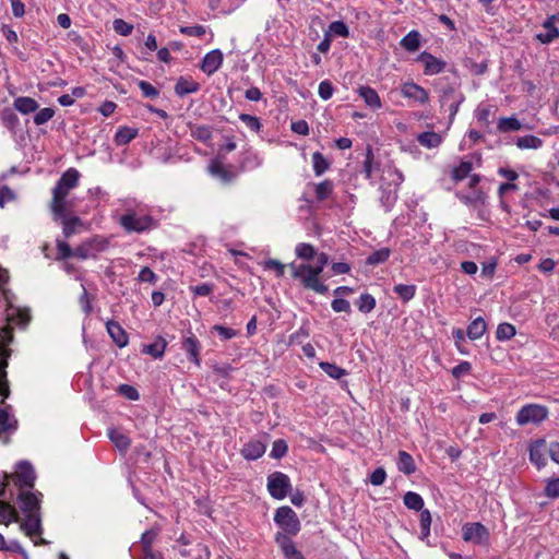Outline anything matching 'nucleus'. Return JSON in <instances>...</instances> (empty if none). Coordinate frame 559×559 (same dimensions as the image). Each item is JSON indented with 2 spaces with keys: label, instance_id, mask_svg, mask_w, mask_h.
Instances as JSON below:
<instances>
[{
  "label": "nucleus",
  "instance_id": "f257e3e1",
  "mask_svg": "<svg viewBox=\"0 0 559 559\" xmlns=\"http://www.w3.org/2000/svg\"><path fill=\"white\" fill-rule=\"evenodd\" d=\"M7 321L8 325L0 329V395L2 396L0 403H3L10 394L5 369L8 367V357L11 355V350L7 346L13 341L12 324L26 326L31 321V314L28 311L11 308V311L7 313Z\"/></svg>",
  "mask_w": 559,
  "mask_h": 559
},
{
  "label": "nucleus",
  "instance_id": "f03ea898",
  "mask_svg": "<svg viewBox=\"0 0 559 559\" xmlns=\"http://www.w3.org/2000/svg\"><path fill=\"white\" fill-rule=\"evenodd\" d=\"M80 173L75 168H69L62 174L56 187L52 190V200L50 202V210L55 221H59L64 216L67 210V201L70 190L78 186Z\"/></svg>",
  "mask_w": 559,
  "mask_h": 559
},
{
  "label": "nucleus",
  "instance_id": "7ed1b4c3",
  "mask_svg": "<svg viewBox=\"0 0 559 559\" xmlns=\"http://www.w3.org/2000/svg\"><path fill=\"white\" fill-rule=\"evenodd\" d=\"M292 271L293 278L299 281V283L307 289H311L318 294L324 295L328 293V286L320 281L321 271L309 263L296 264L292 262L288 264Z\"/></svg>",
  "mask_w": 559,
  "mask_h": 559
},
{
  "label": "nucleus",
  "instance_id": "20e7f679",
  "mask_svg": "<svg viewBox=\"0 0 559 559\" xmlns=\"http://www.w3.org/2000/svg\"><path fill=\"white\" fill-rule=\"evenodd\" d=\"M274 522L284 530V534L297 535L300 531V521L290 507H281L276 510Z\"/></svg>",
  "mask_w": 559,
  "mask_h": 559
},
{
  "label": "nucleus",
  "instance_id": "39448f33",
  "mask_svg": "<svg viewBox=\"0 0 559 559\" xmlns=\"http://www.w3.org/2000/svg\"><path fill=\"white\" fill-rule=\"evenodd\" d=\"M548 416V411L545 406L538 404H528L523 406L516 414L515 420L519 426L528 424H540Z\"/></svg>",
  "mask_w": 559,
  "mask_h": 559
},
{
  "label": "nucleus",
  "instance_id": "423d86ee",
  "mask_svg": "<svg viewBox=\"0 0 559 559\" xmlns=\"http://www.w3.org/2000/svg\"><path fill=\"white\" fill-rule=\"evenodd\" d=\"M267 490L274 499L283 500L292 490L289 477L282 472H274L267 476Z\"/></svg>",
  "mask_w": 559,
  "mask_h": 559
},
{
  "label": "nucleus",
  "instance_id": "0eeeda50",
  "mask_svg": "<svg viewBox=\"0 0 559 559\" xmlns=\"http://www.w3.org/2000/svg\"><path fill=\"white\" fill-rule=\"evenodd\" d=\"M5 477L14 481L21 491L24 488L32 489L36 476L33 466L28 462L22 461L16 465V471L12 474H5Z\"/></svg>",
  "mask_w": 559,
  "mask_h": 559
},
{
  "label": "nucleus",
  "instance_id": "6e6552de",
  "mask_svg": "<svg viewBox=\"0 0 559 559\" xmlns=\"http://www.w3.org/2000/svg\"><path fill=\"white\" fill-rule=\"evenodd\" d=\"M462 533L465 542L485 546L489 543V531L479 522L466 523L462 527Z\"/></svg>",
  "mask_w": 559,
  "mask_h": 559
},
{
  "label": "nucleus",
  "instance_id": "1a4fd4ad",
  "mask_svg": "<svg viewBox=\"0 0 559 559\" xmlns=\"http://www.w3.org/2000/svg\"><path fill=\"white\" fill-rule=\"evenodd\" d=\"M465 100L464 95L454 86H448L442 90L440 95L441 107H448L450 120L452 121L457 114L461 104Z\"/></svg>",
  "mask_w": 559,
  "mask_h": 559
},
{
  "label": "nucleus",
  "instance_id": "9d476101",
  "mask_svg": "<svg viewBox=\"0 0 559 559\" xmlns=\"http://www.w3.org/2000/svg\"><path fill=\"white\" fill-rule=\"evenodd\" d=\"M417 61L424 63L425 66V69H424V73L426 75H435V74H439L441 73L447 63L435 57L433 55H431L430 52H427V51H423L418 57H417Z\"/></svg>",
  "mask_w": 559,
  "mask_h": 559
},
{
  "label": "nucleus",
  "instance_id": "9b49d317",
  "mask_svg": "<svg viewBox=\"0 0 559 559\" xmlns=\"http://www.w3.org/2000/svg\"><path fill=\"white\" fill-rule=\"evenodd\" d=\"M401 94L403 97L413 99L419 104H426L429 99L428 92L420 85L414 82H406L401 86Z\"/></svg>",
  "mask_w": 559,
  "mask_h": 559
},
{
  "label": "nucleus",
  "instance_id": "f8f14e48",
  "mask_svg": "<svg viewBox=\"0 0 559 559\" xmlns=\"http://www.w3.org/2000/svg\"><path fill=\"white\" fill-rule=\"evenodd\" d=\"M19 501L20 508L25 514L39 513V499L35 493L28 490H21L19 493Z\"/></svg>",
  "mask_w": 559,
  "mask_h": 559
},
{
  "label": "nucleus",
  "instance_id": "ddd939ff",
  "mask_svg": "<svg viewBox=\"0 0 559 559\" xmlns=\"http://www.w3.org/2000/svg\"><path fill=\"white\" fill-rule=\"evenodd\" d=\"M223 63V53L219 49H214L210 52H207L201 64V70L206 73L207 75H211L215 73Z\"/></svg>",
  "mask_w": 559,
  "mask_h": 559
},
{
  "label": "nucleus",
  "instance_id": "4468645a",
  "mask_svg": "<svg viewBox=\"0 0 559 559\" xmlns=\"http://www.w3.org/2000/svg\"><path fill=\"white\" fill-rule=\"evenodd\" d=\"M556 15L548 16L543 23L545 32L536 34V39L542 44H550L559 37V29L556 27Z\"/></svg>",
  "mask_w": 559,
  "mask_h": 559
},
{
  "label": "nucleus",
  "instance_id": "2eb2a0df",
  "mask_svg": "<svg viewBox=\"0 0 559 559\" xmlns=\"http://www.w3.org/2000/svg\"><path fill=\"white\" fill-rule=\"evenodd\" d=\"M275 540L286 559H304L301 552L295 547L293 540L284 533H277Z\"/></svg>",
  "mask_w": 559,
  "mask_h": 559
},
{
  "label": "nucleus",
  "instance_id": "dca6fc26",
  "mask_svg": "<svg viewBox=\"0 0 559 559\" xmlns=\"http://www.w3.org/2000/svg\"><path fill=\"white\" fill-rule=\"evenodd\" d=\"M266 450L264 442L260 440H250L241 449V455L250 461L260 459Z\"/></svg>",
  "mask_w": 559,
  "mask_h": 559
},
{
  "label": "nucleus",
  "instance_id": "f3484780",
  "mask_svg": "<svg viewBox=\"0 0 559 559\" xmlns=\"http://www.w3.org/2000/svg\"><path fill=\"white\" fill-rule=\"evenodd\" d=\"M182 348L187 353L189 360L194 362L197 366L200 365V342L198 338L190 332L188 336L182 342Z\"/></svg>",
  "mask_w": 559,
  "mask_h": 559
},
{
  "label": "nucleus",
  "instance_id": "a211bd4d",
  "mask_svg": "<svg viewBox=\"0 0 559 559\" xmlns=\"http://www.w3.org/2000/svg\"><path fill=\"white\" fill-rule=\"evenodd\" d=\"M546 442L537 440L530 447V460L538 469L546 465L545 459Z\"/></svg>",
  "mask_w": 559,
  "mask_h": 559
},
{
  "label": "nucleus",
  "instance_id": "6ab92c4d",
  "mask_svg": "<svg viewBox=\"0 0 559 559\" xmlns=\"http://www.w3.org/2000/svg\"><path fill=\"white\" fill-rule=\"evenodd\" d=\"M21 528L29 537L39 535L41 533V521L39 513L26 514V519L21 523Z\"/></svg>",
  "mask_w": 559,
  "mask_h": 559
},
{
  "label": "nucleus",
  "instance_id": "aec40b11",
  "mask_svg": "<svg viewBox=\"0 0 559 559\" xmlns=\"http://www.w3.org/2000/svg\"><path fill=\"white\" fill-rule=\"evenodd\" d=\"M358 94L365 100L368 107L372 109L381 108V99L374 88L370 86H360L358 88Z\"/></svg>",
  "mask_w": 559,
  "mask_h": 559
},
{
  "label": "nucleus",
  "instance_id": "412c9836",
  "mask_svg": "<svg viewBox=\"0 0 559 559\" xmlns=\"http://www.w3.org/2000/svg\"><path fill=\"white\" fill-rule=\"evenodd\" d=\"M402 48L408 52L417 51L421 46V35L418 31L408 32L400 41Z\"/></svg>",
  "mask_w": 559,
  "mask_h": 559
},
{
  "label": "nucleus",
  "instance_id": "4be33fe9",
  "mask_svg": "<svg viewBox=\"0 0 559 559\" xmlns=\"http://www.w3.org/2000/svg\"><path fill=\"white\" fill-rule=\"evenodd\" d=\"M11 522H20V515L10 502L0 500V523L9 525Z\"/></svg>",
  "mask_w": 559,
  "mask_h": 559
},
{
  "label": "nucleus",
  "instance_id": "5701e85b",
  "mask_svg": "<svg viewBox=\"0 0 559 559\" xmlns=\"http://www.w3.org/2000/svg\"><path fill=\"white\" fill-rule=\"evenodd\" d=\"M200 90V84L191 79L183 76L179 78L175 85V93L182 97L187 94L197 93Z\"/></svg>",
  "mask_w": 559,
  "mask_h": 559
},
{
  "label": "nucleus",
  "instance_id": "b1692460",
  "mask_svg": "<svg viewBox=\"0 0 559 559\" xmlns=\"http://www.w3.org/2000/svg\"><path fill=\"white\" fill-rule=\"evenodd\" d=\"M397 469L405 475H412L416 472L414 459L406 451L399 452Z\"/></svg>",
  "mask_w": 559,
  "mask_h": 559
},
{
  "label": "nucleus",
  "instance_id": "393cba45",
  "mask_svg": "<svg viewBox=\"0 0 559 559\" xmlns=\"http://www.w3.org/2000/svg\"><path fill=\"white\" fill-rule=\"evenodd\" d=\"M487 330V324L483 317L474 319L467 326L466 334L469 340L475 341L480 338Z\"/></svg>",
  "mask_w": 559,
  "mask_h": 559
},
{
  "label": "nucleus",
  "instance_id": "a878e982",
  "mask_svg": "<svg viewBox=\"0 0 559 559\" xmlns=\"http://www.w3.org/2000/svg\"><path fill=\"white\" fill-rule=\"evenodd\" d=\"M66 212L67 210L64 211V216L59 219L62 221L64 237L70 238L72 235L78 233L79 228L83 226V223L78 216L68 217Z\"/></svg>",
  "mask_w": 559,
  "mask_h": 559
},
{
  "label": "nucleus",
  "instance_id": "bb28decb",
  "mask_svg": "<svg viewBox=\"0 0 559 559\" xmlns=\"http://www.w3.org/2000/svg\"><path fill=\"white\" fill-rule=\"evenodd\" d=\"M107 331L111 336L112 341L119 346L123 347L128 343L127 334L124 330L116 322L109 321L107 323Z\"/></svg>",
  "mask_w": 559,
  "mask_h": 559
},
{
  "label": "nucleus",
  "instance_id": "cd10ccee",
  "mask_svg": "<svg viewBox=\"0 0 559 559\" xmlns=\"http://www.w3.org/2000/svg\"><path fill=\"white\" fill-rule=\"evenodd\" d=\"M417 141L424 147L435 148L441 144L442 138L435 131H426L417 135Z\"/></svg>",
  "mask_w": 559,
  "mask_h": 559
},
{
  "label": "nucleus",
  "instance_id": "c85d7f7f",
  "mask_svg": "<svg viewBox=\"0 0 559 559\" xmlns=\"http://www.w3.org/2000/svg\"><path fill=\"white\" fill-rule=\"evenodd\" d=\"M166 346V341L163 337L158 336L153 343L144 345L142 347V352L157 359L163 357Z\"/></svg>",
  "mask_w": 559,
  "mask_h": 559
},
{
  "label": "nucleus",
  "instance_id": "c756f323",
  "mask_svg": "<svg viewBox=\"0 0 559 559\" xmlns=\"http://www.w3.org/2000/svg\"><path fill=\"white\" fill-rule=\"evenodd\" d=\"M108 436L120 452L127 451L130 447V438L123 431L110 429Z\"/></svg>",
  "mask_w": 559,
  "mask_h": 559
},
{
  "label": "nucleus",
  "instance_id": "7c9ffc66",
  "mask_svg": "<svg viewBox=\"0 0 559 559\" xmlns=\"http://www.w3.org/2000/svg\"><path fill=\"white\" fill-rule=\"evenodd\" d=\"M456 197L462 203L471 206L483 205L486 201V194L481 190H475L471 194L456 193Z\"/></svg>",
  "mask_w": 559,
  "mask_h": 559
},
{
  "label": "nucleus",
  "instance_id": "2f4dec72",
  "mask_svg": "<svg viewBox=\"0 0 559 559\" xmlns=\"http://www.w3.org/2000/svg\"><path fill=\"white\" fill-rule=\"evenodd\" d=\"M160 532V524L155 523L151 528L142 533V554L144 550L152 549L151 546L157 539Z\"/></svg>",
  "mask_w": 559,
  "mask_h": 559
},
{
  "label": "nucleus",
  "instance_id": "473e14b6",
  "mask_svg": "<svg viewBox=\"0 0 559 559\" xmlns=\"http://www.w3.org/2000/svg\"><path fill=\"white\" fill-rule=\"evenodd\" d=\"M417 287L414 284H397L393 287V293L399 296L403 302H408L416 295Z\"/></svg>",
  "mask_w": 559,
  "mask_h": 559
},
{
  "label": "nucleus",
  "instance_id": "72a5a7b5",
  "mask_svg": "<svg viewBox=\"0 0 559 559\" xmlns=\"http://www.w3.org/2000/svg\"><path fill=\"white\" fill-rule=\"evenodd\" d=\"M516 146L521 150H528V148L537 150L543 146V140L533 134H527V135L518 138Z\"/></svg>",
  "mask_w": 559,
  "mask_h": 559
},
{
  "label": "nucleus",
  "instance_id": "f704fd0d",
  "mask_svg": "<svg viewBox=\"0 0 559 559\" xmlns=\"http://www.w3.org/2000/svg\"><path fill=\"white\" fill-rule=\"evenodd\" d=\"M14 108L22 114L34 112L38 108V104L31 97H17L14 100Z\"/></svg>",
  "mask_w": 559,
  "mask_h": 559
},
{
  "label": "nucleus",
  "instance_id": "c9c22d12",
  "mask_svg": "<svg viewBox=\"0 0 559 559\" xmlns=\"http://www.w3.org/2000/svg\"><path fill=\"white\" fill-rule=\"evenodd\" d=\"M403 502L406 508L415 511H421L424 510V499L421 496L414 491H407L404 495Z\"/></svg>",
  "mask_w": 559,
  "mask_h": 559
},
{
  "label": "nucleus",
  "instance_id": "e433bc0d",
  "mask_svg": "<svg viewBox=\"0 0 559 559\" xmlns=\"http://www.w3.org/2000/svg\"><path fill=\"white\" fill-rule=\"evenodd\" d=\"M295 254L297 258L305 260V261H311L317 255L316 248L307 242H300L295 248Z\"/></svg>",
  "mask_w": 559,
  "mask_h": 559
},
{
  "label": "nucleus",
  "instance_id": "4c0bfd02",
  "mask_svg": "<svg viewBox=\"0 0 559 559\" xmlns=\"http://www.w3.org/2000/svg\"><path fill=\"white\" fill-rule=\"evenodd\" d=\"M210 173L219 178L223 182H228L231 180L233 175L229 170L225 168V166L217 160H213L209 166Z\"/></svg>",
  "mask_w": 559,
  "mask_h": 559
},
{
  "label": "nucleus",
  "instance_id": "58836bf2",
  "mask_svg": "<svg viewBox=\"0 0 559 559\" xmlns=\"http://www.w3.org/2000/svg\"><path fill=\"white\" fill-rule=\"evenodd\" d=\"M498 130L500 132L518 131L522 128L520 120L515 117H504L498 121Z\"/></svg>",
  "mask_w": 559,
  "mask_h": 559
},
{
  "label": "nucleus",
  "instance_id": "ea45409f",
  "mask_svg": "<svg viewBox=\"0 0 559 559\" xmlns=\"http://www.w3.org/2000/svg\"><path fill=\"white\" fill-rule=\"evenodd\" d=\"M319 367L332 379L338 380L347 374V370L336 366L335 364L321 361L319 362Z\"/></svg>",
  "mask_w": 559,
  "mask_h": 559
},
{
  "label": "nucleus",
  "instance_id": "a19ab883",
  "mask_svg": "<svg viewBox=\"0 0 559 559\" xmlns=\"http://www.w3.org/2000/svg\"><path fill=\"white\" fill-rule=\"evenodd\" d=\"M390 253L391 251L388 248H381L379 250H376L367 257L366 264L378 265L380 263H383L389 259Z\"/></svg>",
  "mask_w": 559,
  "mask_h": 559
},
{
  "label": "nucleus",
  "instance_id": "79ce46f5",
  "mask_svg": "<svg viewBox=\"0 0 559 559\" xmlns=\"http://www.w3.org/2000/svg\"><path fill=\"white\" fill-rule=\"evenodd\" d=\"M119 222L127 231H140V221L136 218L135 213L122 215Z\"/></svg>",
  "mask_w": 559,
  "mask_h": 559
},
{
  "label": "nucleus",
  "instance_id": "37998d69",
  "mask_svg": "<svg viewBox=\"0 0 559 559\" xmlns=\"http://www.w3.org/2000/svg\"><path fill=\"white\" fill-rule=\"evenodd\" d=\"M516 333L515 326L511 323H500L496 331V337L498 341H508L512 338Z\"/></svg>",
  "mask_w": 559,
  "mask_h": 559
},
{
  "label": "nucleus",
  "instance_id": "c03bdc74",
  "mask_svg": "<svg viewBox=\"0 0 559 559\" xmlns=\"http://www.w3.org/2000/svg\"><path fill=\"white\" fill-rule=\"evenodd\" d=\"M431 514L429 510L425 509L420 511V538L425 539L430 535V526H431Z\"/></svg>",
  "mask_w": 559,
  "mask_h": 559
},
{
  "label": "nucleus",
  "instance_id": "a18cd8bd",
  "mask_svg": "<svg viewBox=\"0 0 559 559\" xmlns=\"http://www.w3.org/2000/svg\"><path fill=\"white\" fill-rule=\"evenodd\" d=\"M138 134L136 129H130L127 127L120 128L118 132L116 133V143L118 145H124L129 143L132 139H134Z\"/></svg>",
  "mask_w": 559,
  "mask_h": 559
},
{
  "label": "nucleus",
  "instance_id": "49530a36",
  "mask_svg": "<svg viewBox=\"0 0 559 559\" xmlns=\"http://www.w3.org/2000/svg\"><path fill=\"white\" fill-rule=\"evenodd\" d=\"M473 168V165L471 162H467V160H463L459 164V166H456L453 171H452V178L454 181H461L463 179H465L471 170Z\"/></svg>",
  "mask_w": 559,
  "mask_h": 559
},
{
  "label": "nucleus",
  "instance_id": "de8ad7c7",
  "mask_svg": "<svg viewBox=\"0 0 559 559\" xmlns=\"http://www.w3.org/2000/svg\"><path fill=\"white\" fill-rule=\"evenodd\" d=\"M313 171L316 176H321L329 168V163L320 152L312 154Z\"/></svg>",
  "mask_w": 559,
  "mask_h": 559
},
{
  "label": "nucleus",
  "instance_id": "09e8293b",
  "mask_svg": "<svg viewBox=\"0 0 559 559\" xmlns=\"http://www.w3.org/2000/svg\"><path fill=\"white\" fill-rule=\"evenodd\" d=\"M191 134L195 140L206 142L212 136V129L209 126L197 124L191 129Z\"/></svg>",
  "mask_w": 559,
  "mask_h": 559
},
{
  "label": "nucleus",
  "instance_id": "8fccbe9b",
  "mask_svg": "<svg viewBox=\"0 0 559 559\" xmlns=\"http://www.w3.org/2000/svg\"><path fill=\"white\" fill-rule=\"evenodd\" d=\"M358 309L364 313L371 312L376 307V299L370 294H362L358 300Z\"/></svg>",
  "mask_w": 559,
  "mask_h": 559
},
{
  "label": "nucleus",
  "instance_id": "3c124183",
  "mask_svg": "<svg viewBox=\"0 0 559 559\" xmlns=\"http://www.w3.org/2000/svg\"><path fill=\"white\" fill-rule=\"evenodd\" d=\"M333 191V183L324 180L316 186V197L318 201H323L330 197Z\"/></svg>",
  "mask_w": 559,
  "mask_h": 559
},
{
  "label": "nucleus",
  "instance_id": "603ef678",
  "mask_svg": "<svg viewBox=\"0 0 559 559\" xmlns=\"http://www.w3.org/2000/svg\"><path fill=\"white\" fill-rule=\"evenodd\" d=\"M288 445L284 439H277L273 442L270 456L273 459H282L287 454Z\"/></svg>",
  "mask_w": 559,
  "mask_h": 559
},
{
  "label": "nucleus",
  "instance_id": "864d4df0",
  "mask_svg": "<svg viewBox=\"0 0 559 559\" xmlns=\"http://www.w3.org/2000/svg\"><path fill=\"white\" fill-rule=\"evenodd\" d=\"M331 35H336L341 37H348L349 29L348 26L343 21H334L329 25V29L326 31Z\"/></svg>",
  "mask_w": 559,
  "mask_h": 559
},
{
  "label": "nucleus",
  "instance_id": "5fc2aeb1",
  "mask_svg": "<svg viewBox=\"0 0 559 559\" xmlns=\"http://www.w3.org/2000/svg\"><path fill=\"white\" fill-rule=\"evenodd\" d=\"M0 426L10 431H14L17 427V420L11 417L7 408H0Z\"/></svg>",
  "mask_w": 559,
  "mask_h": 559
},
{
  "label": "nucleus",
  "instance_id": "6e6d98bb",
  "mask_svg": "<svg viewBox=\"0 0 559 559\" xmlns=\"http://www.w3.org/2000/svg\"><path fill=\"white\" fill-rule=\"evenodd\" d=\"M265 270L274 271L277 277H282L285 273V264L278 260L269 259L263 262Z\"/></svg>",
  "mask_w": 559,
  "mask_h": 559
},
{
  "label": "nucleus",
  "instance_id": "4d7b16f0",
  "mask_svg": "<svg viewBox=\"0 0 559 559\" xmlns=\"http://www.w3.org/2000/svg\"><path fill=\"white\" fill-rule=\"evenodd\" d=\"M57 260H66L73 257V250L62 240H57Z\"/></svg>",
  "mask_w": 559,
  "mask_h": 559
},
{
  "label": "nucleus",
  "instance_id": "13d9d810",
  "mask_svg": "<svg viewBox=\"0 0 559 559\" xmlns=\"http://www.w3.org/2000/svg\"><path fill=\"white\" fill-rule=\"evenodd\" d=\"M239 119L252 131L259 132L261 129V122L255 116L248 114H241Z\"/></svg>",
  "mask_w": 559,
  "mask_h": 559
},
{
  "label": "nucleus",
  "instance_id": "bf43d9fd",
  "mask_svg": "<svg viewBox=\"0 0 559 559\" xmlns=\"http://www.w3.org/2000/svg\"><path fill=\"white\" fill-rule=\"evenodd\" d=\"M334 87L329 80H324L319 84L318 94L323 100H328L332 97Z\"/></svg>",
  "mask_w": 559,
  "mask_h": 559
},
{
  "label": "nucleus",
  "instance_id": "052dcab7",
  "mask_svg": "<svg viewBox=\"0 0 559 559\" xmlns=\"http://www.w3.org/2000/svg\"><path fill=\"white\" fill-rule=\"evenodd\" d=\"M112 26H114L115 32L122 36L130 35L133 29V25L127 23L126 21H123L121 19L115 20L112 23Z\"/></svg>",
  "mask_w": 559,
  "mask_h": 559
},
{
  "label": "nucleus",
  "instance_id": "680f3d73",
  "mask_svg": "<svg viewBox=\"0 0 559 559\" xmlns=\"http://www.w3.org/2000/svg\"><path fill=\"white\" fill-rule=\"evenodd\" d=\"M1 119L5 127L12 129L16 126L19 119L14 111L10 108H5L2 110Z\"/></svg>",
  "mask_w": 559,
  "mask_h": 559
},
{
  "label": "nucleus",
  "instance_id": "e2e57ef3",
  "mask_svg": "<svg viewBox=\"0 0 559 559\" xmlns=\"http://www.w3.org/2000/svg\"><path fill=\"white\" fill-rule=\"evenodd\" d=\"M396 199L397 197L394 192L385 190L382 191L380 202L383 205L385 212H389L393 207Z\"/></svg>",
  "mask_w": 559,
  "mask_h": 559
},
{
  "label": "nucleus",
  "instance_id": "0e129e2a",
  "mask_svg": "<svg viewBox=\"0 0 559 559\" xmlns=\"http://www.w3.org/2000/svg\"><path fill=\"white\" fill-rule=\"evenodd\" d=\"M205 27L203 25L193 26H181L180 33L187 36L202 37L205 34Z\"/></svg>",
  "mask_w": 559,
  "mask_h": 559
},
{
  "label": "nucleus",
  "instance_id": "69168bd1",
  "mask_svg": "<svg viewBox=\"0 0 559 559\" xmlns=\"http://www.w3.org/2000/svg\"><path fill=\"white\" fill-rule=\"evenodd\" d=\"M55 111L51 108L40 109L34 117V122L37 126L44 124L53 117Z\"/></svg>",
  "mask_w": 559,
  "mask_h": 559
},
{
  "label": "nucleus",
  "instance_id": "338daca9",
  "mask_svg": "<svg viewBox=\"0 0 559 559\" xmlns=\"http://www.w3.org/2000/svg\"><path fill=\"white\" fill-rule=\"evenodd\" d=\"M117 392L121 395H123L124 397H127L128 400H138L139 399V393H138V390L132 386V385H129V384H121L118 386L117 389Z\"/></svg>",
  "mask_w": 559,
  "mask_h": 559
},
{
  "label": "nucleus",
  "instance_id": "774afa93",
  "mask_svg": "<svg viewBox=\"0 0 559 559\" xmlns=\"http://www.w3.org/2000/svg\"><path fill=\"white\" fill-rule=\"evenodd\" d=\"M545 495L552 499L559 497V477L548 480Z\"/></svg>",
  "mask_w": 559,
  "mask_h": 559
}]
</instances>
